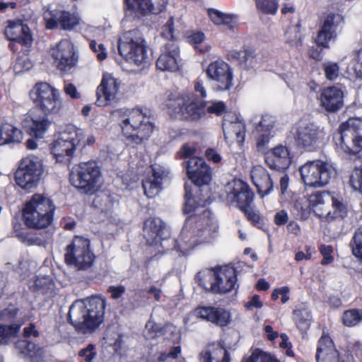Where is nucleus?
<instances>
[{
	"mask_svg": "<svg viewBox=\"0 0 362 362\" xmlns=\"http://www.w3.org/2000/svg\"><path fill=\"white\" fill-rule=\"evenodd\" d=\"M30 97L45 116H37L30 111L24 115L22 125L31 136L42 138L51 124V121L46 116L57 115L62 108L60 93L49 83L40 82L33 87Z\"/></svg>",
	"mask_w": 362,
	"mask_h": 362,
	"instance_id": "nucleus-1",
	"label": "nucleus"
},
{
	"mask_svg": "<svg viewBox=\"0 0 362 362\" xmlns=\"http://www.w3.org/2000/svg\"><path fill=\"white\" fill-rule=\"evenodd\" d=\"M186 202L184 207L185 214H192L186 221L177 240L179 250L182 252L192 249L197 244L211 241L218 232L217 221L211 216V212L203 210L200 216H194L198 208L195 206V201L192 195L185 187Z\"/></svg>",
	"mask_w": 362,
	"mask_h": 362,
	"instance_id": "nucleus-2",
	"label": "nucleus"
},
{
	"mask_svg": "<svg viewBox=\"0 0 362 362\" xmlns=\"http://www.w3.org/2000/svg\"><path fill=\"white\" fill-rule=\"evenodd\" d=\"M119 122L122 132L129 145H140L147 141L154 129L153 117L140 108H119L111 112Z\"/></svg>",
	"mask_w": 362,
	"mask_h": 362,
	"instance_id": "nucleus-3",
	"label": "nucleus"
},
{
	"mask_svg": "<svg viewBox=\"0 0 362 362\" xmlns=\"http://www.w3.org/2000/svg\"><path fill=\"white\" fill-rule=\"evenodd\" d=\"M106 300L98 296L74 301L69 308V319L82 334L94 332L104 320Z\"/></svg>",
	"mask_w": 362,
	"mask_h": 362,
	"instance_id": "nucleus-4",
	"label": "nucleus"
},
{
	"mask_svg": "<svg viewBox=\"0 0 362 362\" xmlns=\"http://www.w3.org/2000/svg\"><path fill=\"white\" fill-rule=\"evenodd\" d=\"M54 210L55 206L49 197L35 194L26 202L23 208L24 223L30 228H46L53 221Z\"/></svg>",
	"mask_w": 362,
	"mask_h": 362,
	"instance_id": "nucleus-5",
	"label": "nucleus"
},
{
	"mask_svg": "<svg viewBox=\"0 0 362 362\" xmlns=\"http://www.w3.org/2000/svg\"><path fill=\"white\" fill-rule=\"evenodd\" d=\"M308 201L315 214L326 221L342 219L347 215V206L344 199L327 191L311 194Z\"/></svg>",
	"mask_w": 362,
	"mask_h": 362,
	"instance_id": "nucleus-6",
	"label": "nucleus"
},
{
	"mask_svg": "<svg viewBox=\"0 0 362 362\" xmlns=\"http://www.w3.org/2000/svg\"><path fill=\"white\" fill-rule=\"evenodd\" d=\"M144 39L138 29L124 32L119 39L118 49L121 56L136 66L148 63Z\"/></svg>",
	"mask_w": 362,
	"mask_h": 362,
	"instance_id": "nucleus-7",
	"label": "nucleus"
},
{
	"mask_svg": "<svg viewBox=\"0 0 362 362\" xmlns=\"http://www.w3.org/2000/svg\"><path fill=\"white\" fill-rule=\"evenodd\" d=\"M84 138L83 129L69 127L52 145V153L57 161L69 163Z\"/></svg>",
	"mask_w": 362,
	"mask_h": 362,
	"instance_id": "nucleus-8",
	"label": "nucleus"
},
{
	"mask_svg": "<svg viewBox=\"0 0 362 362\" xmlns=\"http://www.w3.org/2000/svg\"><path fill=\"white\" fill-rule=\"evenodd\" d=\"M44 172L41 159L34 155L23 158L15 173L16 184L23 189L30 191L35 188Z\"/></svg>",
	"mask_w": 362,
	"mask_h": 362,
	"instance_id": "nucleus-9",
	"label": "nucleus"
},
{
	"mask_svg": "<svg viewBox=\"0 0 362 362\" xmlns=\"http://www.w3.org/2000/svg\"><path fill=\"white\" fill-rule=\"evenodd\" d=\"M70 181L75 187L92 194L99 188L102 182L100 168L93 160L81 163L76 173L70 174Z\"/></svg>",
	"mask_w": 362,
	"mask_h": 362,
	"instance_id": "nucleus-10",
	"label": "nucleus"
},
{
	"mask_svg": "<svg viewBox=\"0 0 362 362\" xmlns=\"http://www.w3.org/2000/svg\"><path fill=\"white\" fill-rule=\"evenodd\" d=\"M300 172L305 185L315 187L326 185L335 175L333 167L321 160L307 162L300 168Z\"/></svg>",
	"mask_w": 362,
	"mask_h": 362,
	"instance_id": "nucleus-11",
	"label": "nucleus"
},
{
	"mask_svg": "<svg viewBox=\"0 0 362 362\" xmlns=\"http://www.w3.org/2000/svg\"><path fill=\"white\" fill-rule=\"evenodd\" d=\"M167 107L185 119L197 121L205 115L202 104L199 105L192 93L170 96Z\"/></svg>",
	"mask_w": 362,
	"mask_h": 362,
	"instance_id": "nucleus-12",
	"label": "nucleus"
},
{
	"mask_svg": "<svg viewBox=\"0 0 362 362\" xmlns=\"http://www.w3.org/2000/svg\"><path fill=\"white\" fill-rule=\"evenodd\" d=\"M89 241L81 237L74 238L71 244L66 249L65 254L66 262L74 265L79 269L89 268L94 260V255L90 251Z\"/></svg>",
	"mask_w": 362,
	"mask_h": 362,
	"instance_id": "nucleus-13",
	"label": "nucleus"
},
{
	"mask_svg": "<svg viewBox=\"0 0 362 362\" xmlns=\"http://www.w3.org/2000/svg\"><path fill=\"white\" fill-rule=\"evenodd\" d=\"M325 136L323 129L315 123L308 121L299 122L294 132L296 145L309 151L318 146Z\"/></svg>",
	"mask_w": 362,
	"mask_h": 362,
	"instance_id": "nucleus-14",
	"label": "nucleus"
},
{
	"mask_svg": "<svg viewBox=\"0 0 362 362\" xmlns=\"http://www.w3.org/2000/svg\"><path fill=\"white\" fill-rule=\"evenodd\" d=\"M361 124L360 119L351 118L339 128L341 148L349 154H356L362 149V136L358 134Z\"/></svg>",
	"mask_w": 362,
	"mask_h": 362,
	"instance_id": "nucleus-15",
	"label": "nucleus"
},
{
	"mask_svg": "<svg viewBox=\"0 0 362 362\" xmlns=\"http://www.w3.org/2000/svg\"><path fill=\"white\" fill-rule=\"evenodd\" d=\"M206 74L214 82L217 91L229 90L233 86V71L230 66L223 61H216L209 64Z\"/></svg>",
	"mask_w": 362,
	"mask_h": 362,
	"instance_id": "nucleus-16",
	"label": "nucleus"
},
{
	"mask_svg": "<svg viewBox=\"0 0 362 362\" xmlns=\"http://www.w3.org/2000/svg\"><path fill=\"white\" fill-rule=\"evenodd\" d=\"M226 199L231 204H236L241 210L250 206L254 194L248 185L240 180H233L225 186Z\"/></svg>",
	"mask_w": 362,
	"mask_h": 362,
	"instance_id": "nucleus-17",
	"label": "nucleus"
},
{
	"mask_svg": "<svg viewBox=\"0 0 362 362\" xmlns=\"http://www.w3.org/2000/svg\"><path fill=\"white\" fill-rule=\"evenodd\" d=\"M57 67L62 71H68L76 65L78 56L74 52L73 44L68 40H61L52 49Z\"/></svg>",
	"mask_w": 362,
	"mask_h": 362,
	"instance_id": "nucleus-18",
	"label": "nucleus"
},
{
	"mask_svg": "<svg viewBox=\"0 0 362 362\" xmlns=\"http://www.w3.org/2000/svg\"><path fill=\"white\" fill-rule=\"evenodd\" d=\"M43 18L47 29L59 27L63 30H72L79 23V18L76 16L59 9H47L44 12Z\"/></svg>",
	"mask_w": 362,
	"mask_h": 362,
	"instance_id": "nucleus-19",
	"label": "nucleus"
},
{
	"mask_svg": "<svg viewBox=\"0 0 362 362\" xmlns=\"http://www.w3.org/2000/svg\"><path fill=\"white\" fill-rule=\"evenodd\" d=\"M121 83L111 74H105L97 88L95 104L104 107L115 101L119 91Z\"/></svg>",
	"mask_w": 362,
	"mask_h": 362,
	"instance_id": "nucleus-20",
	"label": "nucleus"
},
{
	"mask_svg": "<svg viewBox=\"0 0 362 362\" xmlns=\"http://www.w3.org/2000/svg\"><path fill=\"white\" fill-rule=\"evenodd\" d=\"M237 281L236 271L232 267H223L213 273L211 289L214 293H226L235 288Z\"/></svg>",
	"mask_w": 362,
	"mask_h": 362,
	"instance_id": "nucleus-21",
	"label": "nucleus"
},
{
	"mask_svg": "<svg viewBox=\"0 0 362 362\" xmlns=\"http://www.w3.org/2000/svg\"><path fill=\"white\" fill-rule=\"evenodd\" d=\"M187 172L189 178L197 186L209 185L211 180V171L201 158H191L187 161Z\"/></svg>",
	"mask_w": 362,
	"mask_h": 362,
	"instance_id": "nucleus-22",
	"label": "nucleus"
},
{
	"mask_svg": "<svg viewBox=\"0 0 362 362\" xmlns=\"http://www.w3.org/2000/svg\"><path fill=\"white\" fill-rule=\"evenodd\" d=\"M195 314L199 318L221 327L228 325L231 321L230 312L222 308L199 307L195 310Z\"/></svg>",
	"mask_w": 362,
	"mask_h": 362,
	"instance_id": "nucleus-23",
	"label": "nucleus"
},
{
	"mask_svg": "<svg viewBox=\"0 0 362 362\" xmlns=\"http://www.w3.org/2000/svg\"><path fill=\"white\" fill-rule=\"evenodd\" d=\"M5 35L11 40L28 47L33 42L30 30L26 24L21 21H9L5 28Z\"/></svg>",
	"mask_w": 362,
	"mask_h": 362,
	"instance_id": "nucleus-24",
	"label": "nucleus"
},
{
	"mask_svg": "<svg viewBox=\"0 0 362 362\" xmlns=\"http://www.w3.org/2000/svg\"><path fill=\"white\" fill-rule=\"evenodd\" d=\"M342 21L343 17L341 15L328 14L315 39L316 43L323 47H327L329 41L336 37V28Z\"/></svg>",
	"mask_w": 362,
	"mask_h": 362,
	"instance_id": "nucleus-25",
	"label": "nucleus"
},
{
	"mask_svg": "<svg viewBox=\"0 0 362 362\" xmlns=\"http://www.w3.org/2000/svg\"><path fill=\"white\" fill-rule=\"evenodd\" d=\"M178 47L173 42H168L163 53L156 61V66L161 71H176L178 70Z\"/></svg>",
	"mask_w": 362,
	"mask_h": 362,
	"instance_id": "nucleus-26",
	"label": "nucleus"
},
{
	"mask_svg": "<svg viewBox=\"0 0 362 362\" xmlns=\"http://www.w3.org/2000/svg\"><path fill=\"white\" fill-rule=\"evenodd\" d=\"M344 93L337 86H330L322 90L320 94L322 106L328 112H334L344 105Z\"/></svg>",
	"mask_w": 362,
	"mask_h": 362,
	"instance_id": "nucleus-27",
	"label": "nucleus"
},
{
	"mask_svg": "<svg viewBox=\"0 0 362 362\" xmlns=\"http://www.w3.org/2000/svg\"><path fill=\"white\" fill-rule=\"evenodd\" d=\"M251 179L261 197L269 194L273 190L271 176L263 167L255 166L251 170Z\"/></svg>",
	"mask_w": 362,
	"mask_h": 362,
	"instance_id": "nucleus-28",
	"label": "nucleus"
},
{
	"mask_svg": "<svg viewBox=\"0 0 362 362\" xmlns=\"http://www.w3.org/2000/svg\"><path fill=\"white\" fill-rule=\"evenodd\" d=\"M265 162L272 169L278 170L287 169L291 163L288 148L284 146L274 148L272 152L266 156Z\"/></svg>",
	"mask_w": 362,
	"mask_h": 362,
	"instance_id": "nucleus-29",
	"label": "nucleus"
},
{
	"mask_svg": "<svg viewBox=\"0 0 362 362\" xmlns=\"http://www.w3.org/2000/svg\"><path fill=\"white\" fill-rule=\"evenodd\" d=\"M151 171L152 174L143 180L144 193L149 198H153L160 193L165 173L163 168L157 165L152 166Z\"/></svg>",
	"mask_w": 362,
	"mask_h": 362,
	"instance_id": "nucleus-30",
	"label": "nucleus"
},
{
	"mask_svg": "<svg viewBox=\"0 0 362 362\" xmlns=\"http://www.w3.org/2000/svg\"><path fill=\"white\" fill-rule=\"evenodd\" d=\"M316 359L317 362H339L338 351L328 336H322L318 341Z\"/></svg>",
	"mask_w": 362,
	"mask_h": 362,
	"instance_id": "nucleus-31",
	"label": "nucleus"
},
{
	"mask_svg": "<svg viewBox=\"0 0 362 362\" xmlns=\"http://www.w3.org/2000/svg\"><path fill=\"white\" fill-rule=\"evenodd\" d=\"M233 119L224 118L223 122V130L226 139L235 137L240 145L245 139V124L236 116H232Z\"/></svg>",
	"mask_w": 362,
	"mask_h": 362,
	"instance_id": "nucleus-32",
	"label": "nucleus"
},
{
	"mask_svg": "<svg viewBox=\"0 0 362 362\" xmlns=\"http://www.w3.org/2000/svg\"><path fill=\"white\" fill-rule=\"evenodd\" d=\"M166 230L165 224L160 218H151L144 225V236L149 245L158 243V238H163Z\"/></svg>",
	"mask_w": 362,
	"mask_h": 362,
	"instance_id": "nucleus-33",
	"label": "nucleus"
},
{
	"mask_svg": "<svg viewBox=\"0 0 362 362\" xmlns=\"http://www.w3.org/2000/svg\"><path fill=\"white\" fill-rule=\"evenodd\" d=\"M230 361L228 351L219 344L211 345L199 354L200 362H230Z\"/></svg>",
	"mask_w": 362,
	"mask_h": 362,
	"instance_id": "nucleus-34",
	"label": "nucleus"
},
{
	"mask_svg": "<svg viewBox=\"0 0 362 362\" xmlns=\"http://www.w3.org/2000/svg\"><path fill=\"white\" fill-rule=\"evenodd\" d=\"M22 139L23 133L18 128L8 123L0 125V146L19 144Z\"/></svg>",
	"mask_w": 362,
	"mask_h": 362,
	"instance_id": "nucleus-35",
	"label": "nucleus"
},
{
	"mask_svg": "<svg viewBox=\"0 0 362 362\" xmlns=\"http://www.w3.org/2000/svg\"><path fill=\"white\" fill-rule=\"evenodd\" d=\"M15 345L19 354L29 358L31 362L35 361L34 357L38 356L40 351L37 345L28 339L18 340Z\"/></svg>",
	"mask_w": 362,
	"mask_h": 362,
	"instance_id": "nucleus-36",
	"label": "nucleus"
},
{
	"mask_svg": "<svg viewBox=\"0 0 362 362\" xmlns=\"http://www.w3.org/2000/svg\"><path fill=\"white\" fill-rule=\"evenodd\" d=\"M208 14L214 24L218 25H226L228 26L230 29L233 28L231 25L233 21V18L231 15L223 13L214 8H209L208 10Z\"/></svg>",
	"mask_w": 362,
	"mask_h": 362,
	"instance_id": "nucleus-37",
	"label": "nucleus"
},
{
	"mask_svg": "<svg viewBox=\"0 0 362 362\" xmlns=\"http://www.w3.org/2000/svg\"><path fill=\"white\" fill-rule=\"evenodd\" d=\"M127 12L134 14V18L146 15L148 0H125Z\"/></svg>",
	"mask_w": 362,
	"mask_h": 362,
	"instance_id": "nucleus-38",
	"label": "nucleus"
},
{
	"mask_svg": "<svg viewBox=\"0 0 362 362\" xmlns=\"http://www.w3.org/2000/svg\"><path fill=\"white\" fill-rule=\"evenodd\" d=\"M230 56L232 59L238 60L241 64H244L245 66L248 67L255 59V55L253 49H245L240 51H232L230 53Z\"/></svg>",
	"mask_w": 362,
	"mask_h": 362,
	"instance_id": "nucleus-39",
	"label": "nucleus"
},
{
	"mask_svg": "<svg viewBox=\"0 0 362 362\" xmlns=\"http://www.w3.org/2000/svg\"><path fill=\"white\" fill-rule=\"evenodd\" d=\"M202 106L209 114L220 116L227 110L226 103L221 100H209L202 102Z\"/></svg>",
	"mask_w": 362,
	"mask_h": 362,
	"instance_id": "nucleus-40",
	"label": "nucleus"
},
{
	"mask_svg": "<svg viewBox=\"0 0 362 362\" xmlns=\"http://www.w3.org/2000/svg\"><path fill=\"white\" fill-rule=\"evenodd\" d=\"M293 206L300 218L306 219L309 216L312 207L309 203L308 197L305 196L299 197L295 201Z\"/></svg>",
	"mask_w": 362,
	"mask_h": 362,
	"instance_id": "nucleus-41",
	"label": "nucleus"
},
{
	"mask_svg": "<svg viewBox=\"0 0 362 362\" xmlns=\"http://www.w3.org/2000/svg\"><path fill=\"white\" fill-rule=\"evenodd\" d=\"M293 315L298 328L303 331L306 330L310 326L311 320L310 312L306 309H300L294 310Z\"/></svg>",
	"mask_w": 362,
	"mask_h": 362,
	"instance_id": "nucleus-42",
	"label": "nucleus"
},
{
	"mask_svg": "<svg viewBox=\"0 0 362 362\" xmlns=\"http://www.w3.org/2000/svg\"><path fill=\"white\" fill-rule=\"evenodd\" d=\"M362 320V310H350L345 311L343 315V323L349 327L357 325Z\"/></svg>",
	"mask_w": 362,
	"mask_h": 362,
	"instance_id": "nucleus-43",
	"label": "nucleus"
},
{
	"mask_svg": "<svg viewBox=\"0 0 362 362\" xmlns=\"http://www.w3.org/2000/svg\"><path fill=\"white\" fill-rule=\"evenodd\" d=\"M19 328L18 325H0V344H7L11 337H14L18 332Z\"/></svg>",
	"mask_w": 362,
	"mask_h": 362,
	"instance_id": "nucleus-44",
	"label": "nucleus"
},
{
	"mask_svg": "<svg viewBox=\"0 0 362 362\" xmlns=\"http://www.w3.org/2000/svg\"><path fill=\"white\" fill-rule=\"evenodd\" d=\"M349 184L355 191L362 193V168H356L352 171Z\"/></svg>",
	"mask_w": 362,
	"mask_h": 362,
	"instance_id": "nucleus-45",
	"label": "nucleus"
},
{
	"mask_svg": "<svg viewBox=\"0 0 362 362\" xmlns=\"http://www.w3.org/2000/svg\"><path fill=\"white\" fill-rule=\"evenodd\" d=\"M257 8L264 13L274 14L278 5L276 0H256Z\"/></svg>",
	"mask_w": 362,
	"mask_h": 362,
	"instance_id": "nucleus-46",
	"label": "nucleus"
},
{
	"mask_svg": "<svg viewBox=\"0 0 362 362\" xmlns=\"http://www.w3.org/2000/svg\"><path fill=\"white\" fill-rule=\"evenodd\" d=\"M353 241L354 244L352 248L353 254L362 261V226L355 232Z\"/></svg>",
	"mask_w": 362,
	"mask_h": 362,
	"instance_id": "nucleus-47",
	"label": "nucleus"
},
{
	"mask_svg": "<svg viewBox=\"0 0 362 362\" xmlns=\"http://www.w3.org/2000/svg\"><path fill=\"white\" fill-rule=\"evenodd\" d=\"M245 362H279L272 355L260 351H255Z\"/></svg>",
	"mask_w": 362,
	"mask_h": 362,
	"instance_id": "nucleus-48",
	"label": "nucleus"
},
{
	"mask_svg": "<svg viewBox=\"0 0 362 362\" xmlns=\"http://www.w3.org/2000/svg\"><path fill=\"white\" fill-rule=\"evenodd\" d=\"M325 76L328 80H335L339 74V67L337 63L326 62L323 64Z\"/></svg>",
	"mask_w": 362,
	"mask_h": 362,
	"instance_id": "nucleus-49",
	"label": "nucleus"
},
{
	"mask_svg": "<svg viewBox=\"0 0 362 362\" xmlns=\"http://www.w3.org/2000/svg\"><path fill=\"white\" fill-rule=\"evenodd\" d=\"M167 0H148L146 15L160 13L165 8Z\"/></svg>",
	"mask_w": 362,
	"mask_h": 362,
	"instance_id": "nucleus-50",
	"label": "nucleus"
},
{
	"mask_svg": "<svg viewBox=\"0 0 362 362\" xmlns=\"http://www.w3.org/2000/svg\"><path fill=\"white\" fill-rule=\"evenodd\" d=\"M245 214V215L247 216V219L251 221L254 225L257 226V227H261L262 225V222L261 220V217L259 214L253 211L250 206L245 208L242 209Z\"/></svg>",
	"mask_w": 362,
	"mask_h": 362,
	"instance_id": "nucleus-51",
	"label": "nucleus"
},
{
	"mask_svg": "<svg viewBox=\"0 0 362 362\" xmlns=\"http://www.w3.org/2000/svg\"><path fill=\"white\" fill-rule=\"evenodd\" d=\"M173 17H170L165 25L163 26L161 35L163 37L169 40V42H175V35L173 34Z\"/></svg>",
	"mask_w": 362,
	"mask_h": 362,
	"instance_id": "nucleus-52",
	"label": "nucleus"
},
{
	"mask_svg": "<svg viewBox=\"0 0 362 362\" xmlns=\"http://www.w3.org/2000/svg\"><path fill=\"white\" fill-rule=\"evenodd\" d=\"M78 356L81 358H84L86 362H91L96 356L94 345L88 344L87 347L79 351Z\"/></svg>",
	"mask_w": 362,
	"mask_h": 362,
	"instance_id": "nucleus-53",
	"label": "nucleus"
},
{
	"mask_svg": "<svg viewBox=\"0 0 362 362\" xmlns=\"http://www.w3.org/2000/svg\"><path fill=\"white\" fill-rule=\"evenodd\" d=\"M90 47L97 54V57L99 60L102 61L106 58L107 54L103 44H98L95 41L92 40L90 42Z\"/></svg>",
	"mask_w": 362,
	"mask_h": 362,
	"instance_id": "nucleus-54",
	"label": "nucleus"
},
{
	"mask_svg": "<svg viewBox=\"0 0 362 362\" xmlns=\"http://www.w3.org/2000/svg\"><path fill=\"white\" fill-rule=\"evenodd\" d=\"M332 246L322 245L320 247V252L323 256V259L321 262L322 264H328L333 261V257L332 255Z\"/></svg>",
	"mask_w": 362,
	"mask_h": 362,
	"instance_id": "nucleus-55",
	"label": "nucleus"
},
{
	"mask_svg": "<svg viewBox=\"0 0 362 362\" xmlns=\"http://www.w3.org/2000/svg\"><path fill=\"white\" fill-rule=\"evenodd\" d=\"M204 79L198 78L194 83V90L197 93V96L200 98H204L206 97V91L204 86Z\"/></svg>",
	"mask_w": 362,
	"mask_h": 362,
	"instance_id": "nucleus-56",
	"label": "nucleus"
},
{
	"mask_svg": "<svg viewBox=\"0 0 362 362\" xmlns=\"http://www.w3.org/2000/svg\"><path fill=\"white\" fill-rule=\"evenodd\" d=\"M146 329L151 337H155L158 333L162 332L159 325L152 320L148 321L146 325Z\"/></svg>",
	"mask_w": 362,
	"mask_h": 362,
	"instance_id": "nucleus-57",
	"label": "nucleus"
},
{
	"mask_svg": "<svg viewBox=\"0 0 362 362\" xmlns=\"http://www.w3.org/2000/svg\"><path fill=\"white\" fill-rule=\"evenodd\" d=\"M64 93L73 99L81 98V93L77 90L76 87L72 83H67L64 88Z\"/></svg>",
	"mask_w": 362,
	"mask_h": 362,
	"instance_id": "nucleus-58",
	"label": "nucleus"
},
{
	"mask_svg": "<svg viewBox=\"0 0 362 362\" xmlns=\"http://www.w3.org/2000/svg\"><path fill=\"white\" fill-rule=\"evenodd\" d=\"M40 335V332L36 329L34 324L30 323L28 326L23 329V337L26 339L31 337H37Z\"/></svg>",
	"mask_w": 362,
	"mask_h": 362,
	"instance_id": "nucleus-59",
	"label": "nucleus"
},
{
	"mask_svg": "<svg viewBox=\"0 0 362 362\" xmlns=\"http://www.w3.org/2000/svg\"><path fill=\"white\" fill-rule=\"evenodd\" d=\"M108 292L111 293V297L113 299L119 298L125 292V288L122 286H110L108 288Z\"/></svg>",
	"mask_w": 362,
	"mask_h": 362,
	"instance_id": "nucleus-60",
	"label": "nucleus"
},
{
	"mask_svg": "<svg viewBox=\"0 0 362 362\" xmlns=\"http://www.w3.org/2000/svg\"><path fill=\"white\" fill-rule=\"evenodd\" d=\"M17 314V310L14 308H8L4 309L0 313V317L2 320H8L13 319Z\"/></svg>",
	"mask_w": 362,
	"mask_h": 362,
	"instance_id": "nucleus-61",
	"label": "nucleus"
},
{
	"mask_svg": "<svg viewBox=\"0 0 362 362\" xmlns=\"http://www.w3.org/2000/svg\"><path fill=\"white\" fill-rule=\"evenodd\" d=\"M263 304L259 300V297L257 295L252 296L251 300L245 304V307L247 310H252L253 308H261Z\"/></svg>",
	"mask_w": 362,
	"mask_h": 362,
	"instance_id": "nucleus-62",
	"label": "nucleus"
},
{
	"mask_svg": "<svg viewBox=\"0 0 362 362\" xmlns=\"http://www.w3.org/2000/svg\"><path fill=\"white\" fill-rule=\"evenodd\" d=\"M269 136L265 134H262L259 136L257 143V148L259 151L264 152L267 148V145L269 143Z\"/></svg>",
	"mask_w": 362,
	"mask_h": 362,
	"instance_id": "nucleus-63",
	"label": "nucleus"
},
{
	"mask_svg": "<svg viewBox=\"0 0 362 362\" xmlns=\"http://www.w3.org/2000/svg\"><path fill=\"white\" fill-rule=\"evenodd\" d=\"M275 223L277 225H284L288 221L287 214L284 211H281L278 212L274 217Z\"/></svg>",
	"mask_w": 362,
	"mask_h": 362,
	"instance_id": "nucleus-64",
	"label": "nucleus"
}]
</instances>
